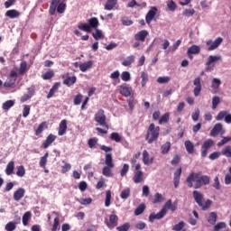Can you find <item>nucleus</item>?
I'll list each match as a JSON object with an SVG mask.
<instances>
[{
    "instance_id": "nucleus-1",
    "label": "nucleus",
    "mask_w": 231,
    "mask_h": 231,
    "mask_svg": "<svg viewBox=\"0 0 231 231\" xmlns=\"http://www.w3.org/2000/svg\"><path fill=\"white\" fill-rule=\"evenodd\" d=\"M188 186L189 187H194L192 182L194 181L196 183L195 189H199L201 185H208L210 183V179L208 176L201 175L199 173H191L188 179Z\"/></svg>"
},
{
    "instance_id": "nucleus-2",
    "label": "nucleus",
    "mask_w": 231,
    "mask_h": 231,
    "mask_svg": "<svg viewBox=\"0 0 231 231\" xmlns=\"http://www.w3.org/2000/svg\"><path fill=\"white\" fill-rule=\"evenodd\" d=\"M98 26H100V22H98V18L97 17L88 19L87 23H78L79 30H81V32H86L87 33H91V32H93V30H97Z\"/></svg>"
},
{
    "instance_id": "nucleus-3",
    "label": "nucleus",
    "mask_w": 231,
    "mask_h": 231,
    "mask_svg": "<svg viewBox=\"0 0 231 231\" xmlns=\"http://www.w3.org/2000/svg\"><path fill=\"white\" fill-rule=\"evenodd\" d=\"M160 136V126L154 125V124H151L148 127L146 134V140L148 143H152L158 140Z\"/></svg>"
},
{
    "instance_id": "nucleus-4",
    "label": "nucleus",
    "mask_w": 231,
    "mask_h": 231,
    "mask_svg": "<svg viewBox=\"0 0 231 231\" xmlns=\"http://www.w3.org/2000/svg\"><path fill=\"white\" fill-rule=\"evenodd\" d=\"M172 205V200H168L163 208L161 209L160 212H158L157 214L152 213L149 216V221L150 223H154V219H162V217H165V214H167V210L171 209V206Z\"/></svg>"
},
{
    "instance_id": "nucleus-5",
    "label": "nucleus",
    "mask_w": 231,
    "mask_h": 231,
    "mask_svg": "<svg viewBox=\"0 0 231 231\" xmlns=\"http://www.w3.org/2000/svg\"><path fill=\"white\" fill-rule=\"evenodd\" d=\"M222 57L221 55H210L208 56V60L206 62V69L207 71H214V68L216 66V63L218 61V60H222Z\"/></svg>"
},
{
    "instance_id": "nucleus-6",
    "label": "nucleus",
    "mask_w": 231,
    "mask_h": 231,
    "mask_svg": "<svg viewBox=\"0 0 231 231\" xmlns=\"http://www.w3.org/2000/svg\"><path fill=\"white\" fill-rule=\"evenodd\" d=\"M95 120L102 127H106V129H109V126L106 122V114H104V110L100 109L97 111V113L95 115Z\"/></svg>"
},
{
    "instance_id": "nucleus-7",
    "label": "nucleus",
    "mask_w": 231,
    "mask_h": 231,
    "mask_svg": "<svg viewBox=\"0 0 231 231\" xmlns=\"http://www.w3.org/2000/svg\"><path fill=\"white\" fill-rule=\"evenodd\" d=\"M223 42V38L218 37L215 41L208 40L206 42V46H208V51H214L217 48H219V45Z\"/></svg>"
},
{
    "instance_id": "nucleus-8",
    "label": "nucleus",
    "mask_w": 231,
    "mask_h": 231,
    "mask_svg": "<svg viewBox=\"0 0 231 231\" xmlns=\"http://www.w3.org/2000/svg\"><path fill=\"white\" fill-rule=\"evenodd\" d=\"M214 146V140L212 139H208L206 140L202 146H201V156L202 158H205L207 154H208V149Z\"/></svg>"
},
{
    "instance_id": "nucleus-9",
    "label": "nucleus",
    "mask_w": 231,
    "mask_h": 231,
    "mask_svg": "<svg viewBox=\"0 0 231 231\" xmlns=\"http://www.w3.org/2000/svg\"><path fill=\"white\" fill-rule=\"evenodd\" d=\"M15 80H17V71L12 70L9 78L4 83V88H12L15 84Z\"/></svg>"
},
{
    "instance_id": "nucleus-10",
    "label": "nucleus",
    "mask_w": 231,
    "mask_h": 231,
    "mask_svg": "<svg viewBox=\"0 0 231 231\" xmlns=\"http://www.w3.org/2000/svg\"><path fill=\"white\" fill-rule=\"evenodd\" d=\"M226 133L225 128H223V125L221 123H217L214 125V127L210 131V136H217V134H225Z\"/></svg>"
},
{
    "instance_id": "nucleus-11",
    "label": "nucleus",
    "mask_w": 231,
    "mask_h": 231,
    "mask_svg": "<svg viewBox=\"0 0 231 231\" xmlns=\"http://www.w3.org/2000/svg\"><path fill=\"white\" fill-rule=\"evenodd\" d=\"M193 93L194 97H199V94L201 93V77H197L193 80Z\"/></svg>"
},
{
    "instance_id": "nucleus-12",
    "label": "nucleus",
    "mask_w": 231,
    "mask_h": 231,
    "mask_svg": "<svg viewBox=\"0 0 231 231\" xmlns=\"http://www.w3.org/2000/svg\"><path fill=\"white\" fill-rule=\"evenodd\" d=\"M143 162L145 165H152L154 162V157L152 156L147 150L143 151Z\"/></svg>"
},
{
    "instance_id": "nucleus-13",
    "label": "nucleus",
    "mask_w": 231,
    "mask_h": 231,
    "mask_svg": "<svg viewBox=\"0 0 231 231\" xmlns=\"http://www.w3.org/2000/svg\"><path fill=\"white\" fill-rule=\"evenodd\" d=\"M132 91L133 88L129 87L127 84L119 86V93L120 95H123V97H129Z\"/></svg>"
},
{
    "instance_id": "nucleus-14",
    "label": "nucleus",
    "mask_w": 231,
    "mask_h": 231,
    "mask_svg": "<svg viewBox=\"0 0 231 231\" xmlns=\"http://www.w3.org/2000/svg\"><path fill=\"white\" fill-rule=\"evenodd\" d=\"M26 190L24 189V188H19L14 193V201H21L24 198Z\"/></svg>"
},
{
    "instance_id": "nucleus-15",
    "label": "nucleus",
    "mask_w": 231,
    "mask_h": 231,
    "mask_svg": "<svg viewBox=\"0 0 231 231\" xmlns=\"http://www.w3.org/2000/svg\"><path fill=\"white\" fill-rule=\"evenodd\" d=\"M158 9L156 7H152L146 14L145 21L147 24H151L152 20L154 19Z\"/></svg>"
},
{
    "instance_id": "nucleus-16",
    "label": "nucleus",
    "mask_w": 231,
    "mask_h": 231,
    "mask_svg": "<svg viewBox=\"0 0 231 231\" xmlns=\"http://www.w3.org/2000/svg\"><path fill=\"white\" fill-rule=\"evenodd\" d=\"M118 225V217L115 214L110 215L109 220L106 222L108 228H115Z\"/></svg>"
},
{
    "instance_id": "nucleus-17",
    "label": "nucleus",
    "mask_w": 231,
    "mask_h": 231,
    "mask_svg": "<svg viewBox=\"0 0 231 231\" xmlns=\"http://www.w3.org/2000/svg\"><path fill=\"white\" fill-rule=\"evenodd\" d=\"M68 131V121L66 119L61 120L59 126L58 134L59 136H64Z\"/></svg>"
},
{
    "instance_id": "nucleus-18",
    "label": "nucleus",
    "mask_w": 231,
    "mask_h": 231,
    "mask_svg": "<svg viewBox=\"0 0 231 231\" xmlns=\"http://www.w3.org/2000/svg\"><path fill=\"white\" fill-rule=\"evenodd\" d=\"M147 35H149V32L147 30H143L138 32L134 35L135 41H140L141 42H144L145 39L147 38Z\"/></svg>"
},
{
    "instance_id": "nucleus-19",
    "label": "nucleus",
    "mask_w": 231,
    "mask_h": 231,
    "mask_svg": "<svg viewBox=\"0 0 231 231\" xmlns=\"http://www.w3.org/2000/svg\"><path fill=\"white\" fill-rule=\"evenodd\" d=\"M33 95H35V90L33 88H28V92L23 94V97L20 98L21 103L24 104V102L30 100V98H32Z\"/></svg>"
},
{
    "instance_id": "nucleus-20",
    "label": "nucleus",
    "mask_w": 231,
    "mask_h": 231,
    "mask_svg": "<svg viewBox=\"0 0 231 231\" xmlns=\"http://www.w3.org/2000/svg\"><path fill=\"white\" fill-rule=\"evenodd\" d=\"M54 140H57V136L56 135H53L52 134H49L46 138V140L43 142L42 147L43 149H48V147L51 144V143L54 141Z\"/></svg>"
},
{
    "instance_id": "nucleus-21",
    "label": "nucleus",
    "mask_w": 231,
    "mask_h": 231,
    "mask_svg": "<svg viewBox=\"0 0 231 231\" xmlns=\"http://www.w3.org/2000/svg\"><path fill=\"white\" fill-rule=\"evenodd\" d=\"M61 1L62 0H51L50 10H49L50 15H55V12H57V6H59Z\"/></svg>"
},
{
    "instance_id": "nucleus-22",
    "label": "nucleus",
    "mask_w": 231,
    "mask_h": 231,
    "mask_svg": "<svg viewBox=\"0 0 231 231\" xmlns=\"http://www.w3.org/2000/svg\"><path fill=\"white\" fill-rule=\"evenodd\" d=\"M221 86V79L214 78L211 81V88L213 89L212 93H217V89Z\"/></svg>"
},
{
    "instance_id": "nucleus-23",
    "label": "nucleus",
    "mask_w": 231,
    "mask_h": 231,
    "mask_svg": "<svg viewBox=\"0 0 231 231\" xmlns=\"http://www.w3.org/2000/svg\"><path fill=\"white\" fill-rule=\"evenodd\" d=\"M143 180H144L143 171H134V183H142V181H143Z\"/></svg>"
},
{
    "instance_id": "nucleus-24",
    "label": "nucleus",
    "mask_w": 231,
    "mask_h": 231,
    "mask_svg": "<svg viewBox=\"0 0 231 231\" xmlns=\"http://www.w3.org/2000/svg\"><path fill=\"white\" fill-rule=\"evenodd\" d=\"M92 66H93V61H91V60L85 61V62L79 64V69L83 73H86V71H88V69H91Z\"/></svg>"
},
{
    "instance_id": "nucleus-25",
    "label": "nucleus",
    "mask_w": 231,
    "mask_h": 231,
    "mask_svg": "<svg viewBox=\"0 0 231 231\" xmlns=\"http://www.w3.org/2000/svg\"><path fill=\"white\" fill-rule=\"evenodd\" d=\"M193 198L199 206H203V194H201L199 191L195 190L193 191Z\"/></svg>"
},
{
    "instance_id": "nucleus-26",
    "label": "nucleus",
    "mask_w": 231,
    "mask_h": 231,
    "mask_svg": "<svg viewBox=\"0 0 231 231\" xmlns=\"http://www.w3.org/2000/svg\"><path fill=\"white\" fill-rule=\"evenodd\" d=\"M118 1L117 0H107L105 4V10L111 11L115 10V6H116Z\"/></svg>"
},
{
    "instance_id": "nucleus-27",
    "label": "nucleus",
    "mask_w": 231,
    "mask_h": 231,
    "mask_svg": "<svg viewBox=\"0 0 231 231\" xmlns=\"http://www.w3.org/2000/svg\"><path fill=\"white\" fill-rule=\"evenodd\" d=\"M14 106H15L14 100H7L3 103L2 109L4 111H10V109H12V107H14Z\"/></svg>"
},
{
    "instance_id": "nucleus-28",
    "label": "nucleus",
    "mask_w": 231,
    "mask_h": 231,
    "mask_svg": "<svg viewBox=\"0 0 231 231\" xmlns=\"http://www.w3.org/2000/svg\"><path fill=\"white\" fill-rule=\"evenodd\" d=\"M19 15H21V13L15 9L8 10L5 13V17H9V19H16Z\"/></svg>"
},
{
    "instance_id": "nucleus-29",
    "label": "nucleus",
    "mask_w": 231,
    "mask_h": 231,
    "mask_svg": "<svg viewBox=\"0 0 231 231\" xmlns=\"http://www.w3.org/2000/svg\"><path fill=\"white\" fill-rule=\"evenodd\" d=\"M14 169H15V162H14V161L9 162L5 168V174L7 176H11V174H14Z\"/></svg>"
},
{
    "instance_id": "nucleus-30",
    "label": "nucleus",
    "mask_w": 231,
    "mask_h": 231,
    "mask_svg": "<svg viewBox=\"0 0 231 231\" xmlns=\"http://www.w3.org/2000/svg\"><path fill=\"white\" fill-rule=\"evenodd\" d=\"M199 51H201V47L198 46V45H192L191 47H189L188 49V55H198V53H199Z\"/></svg>"
},
{
    "instance_id": "nucleus-31",
    "label": "nucleus",
    "mask_w": 231,
    "mask_h": 231,
    "mask_svg": "<svg viewBox=\"0 0 231 231\" xmlns=\"http://www.w3.org/2000/svg\"><path fill=\"white\" fill-rule=\"evenodd\" d=\"M92 36L96 41H100V39H104V32H102V30L97 28L94 29Z\"/></svg>"
},
{
    "instance_id": "nucleus-32",
    "label": "nucleus",
    "mask_w": 231,
    "mask_h": 231,
    "mask_svg": "<svg viewBox=\"0 0 231 231\" xmlns=\"http://www.w3.org/2000/svg\"><path fill=\"white\" fill-rule=\"evenodd\" d=\"M75 82H77V77L75 76H68L64 80H63V84H65V86H73V84H75Z\"/></svg>"
},
{
    "instance_id": "nucleus-33",
    "label": "nucleus",
    "mask_w": 231,
    "mask_h": 231,
    "mask_svg": "<svg viewBox=\"0 0 231 231\" xmlns=\"http://www.w3.org/2000/svg\"><path fill=\"white\" fill-rule=\"evenodd\" d=\"M171 142H166L161 146V152L162 154H168L169 151H171Z\"/></svg>"
},
{
    "instance_id": "nucleus-34",
    "label": "nucleus",
    "mask_w": 231,
    "mask_h": 231,
    "mask_svg": "<svg viewBox=\"0 0 231 231\" xmlns=\"http://www.w3.org/2000/svg\"><path fill=\"white\" fill-rule=\"evenodd\" d=\"M111 169H113V167H110V166L103 167V170H102L103 176H106V178H112L113 171H111Z\"/></svg>"
},
{
    "instance_id": "nucleus-35",
    "label": "nucleus",
    "mask_w": 231,
    "mask_h": 231,
    "mask_svg": "<svg viewBox=\"0 0 231 231\" xmlns=\"http://www.w3.org/2000/svg\"><path fill=\"white\" fill-rule=\"evenodd\" d=\"M184 145H185L186 151H187V152H189V154L194 153V144L192 143V142L188 140L184 143Z\"/></svg>"
},
{
    "instance_id": "nucleus-36",
    "label": "nucleus",
    "mask_w": 231,
    "mask_h": 231,
    "mask_svg": "<svg viewBox=\"0 0 231 231\" xmlns=\"http://www.w3.org/2000/svg\"><path fill=\"white\" fill-rule=\"evenodd\" d=\"M134 62V56L131 55L126 57L122 62L123 66H131Z\"/></svg>"
},
{
    "instance_id": "nucleus-37",
    "label": "nucleus",
    "mask_w": 231,
    "mask_h": 231,
    "mask_svg": "<svg viewBox=\"0 0 231 231\" xmlns=\"http://www.w3.org/2000/svg\"><path fill=\"white\" fill-rule=\"evenodd\" d=\"M30 219H32V212L27 211L23 216V225L24 226H26L28 225V221H30Z\"/></svg>"
},
{
    "instance_id": "nucleus-38",
    "label": "nucleus",
    "mask_w": 231,
    "mask_h": 231,
    "mask_svg": "<svg viewBox=\"0 0 231 231\" xmlns=\"http://www.w3.org/2000/svg\"><path fill=\"white\" fill-rule=\"evenodd\" d=\"M105 163L108 167H115V164L113 163V156H111V153L106 154Z\"/></svg>"
},
{
    "instance_id": "nucleus-39",
    "label": "nucleus",
    "mask_w": 231,
    "mask_h": 231,
    "mask_svg": "<svg viewBox=\"0 0 231 231\" xmlns=\"http://www.w3.org/2000/svg\"><path fill=\"white\" fill-rule=\"evenodd\" d=\"M141 79H142V81H141V86L142 88H145L148 80H149V76L144 72H141Z\"/></svg>"
},
{
    "instance_id": "nucleus-40",
    "label": "nucleus",
    "mask_w": 231,
    "mask_h": 231,
    "mask_svg": "<svg viewBox=\"0 0 231 231\" xmlns=\"http://www.w3.org/2000/svg\"><path fill=\"white\" fill-rule=\"evenodd\" d=\"M221 104V98L218 96L212 97V109H217V105Z\"/></svg>"
},
{
    "instance_id": "nucleus-41",
    "label": "nucleus",
    "mask_w": 231,
    "mask_h": 231,
    "mask_svg": "<svg viewBox=\"0 0 231 231\" xmlns=\"http://www.w3.org/2000/svg\"><path fill=\"white\" fill-rule=\"evenodd\" d=\"M208 221V223H210V225H216V222L217 221V215L215 212H211L209 214Z\"/></svg>"
},
{
    "instance_id": "nucleus-42",
    "label": "nucleus",
    "mask_w": 231,
    "mask_h": 231,
    "mask_svg": "<svg viewBox=\"0 0 231 231\" xmlns=\"http://www.w3.org/2000/svg\"><path fill=\"white\" fill-rule=\"evenodd\" d=\"M26 174V170L24 169V166L21 165L17 167L16 176L18 178H23Z\"/></svg>"
},
{
    "instance_id": "nucleus-43",
    "label": "nucleus",
    "mask_w": 231,
    "mask_h": 231,
    "mask_svg": "<svg viewBox=\"0 0 231 231\" xmlns=\"http://www.w3.org/2000/svg\"><path fill=\"white\" fill-rule=\"evenodd\" d=\"M64 165L61 166V174H66L71 171V164L63 161Z\"/></svg>"
},
{
    "instance_id": "nucleus-44",
    "label": "nucleus",
    "mask_w": 231,
    "mask_h": 231,
    "mask_svg": "<svg viewBox=\"0 0 231 231\" xmlns=\"http://www.w3.org/2000/svg\"><path fill=\"white\" fill-rule=\"evenodd\" d=\"M121 79L123 82H129V80H131V73L129 71H123L121 74Z\"/></svg>"
},
{
    "instance_id": "nucleus-45",
    "label": "nucleus",
    "mask_w": 231,
    "mask_h": 231,
    "mask_svg": "<svg viewBox=\"0 0 231 231\" xmlns=\"http://www.w3.org/2000/svg\"><path fill=\"white\" fill-rule=\"evenodd\" d=\"M166 5H167L168 10H170V12H174L177 8L176 3H174L173 0H168L166 2Z\"/></svg>"
},
{
    "instance_id": "nucleus-46",
    "label": "nucleus",
    "mask_w": 231,
    "mask_h": 231,
    "mask_svg": "<svg viewBox=\"0 0 231 231\" xmlns=\"http://www.w3.org/2000/svg\"><path fill=\"white\" fill-rule=\"evenodd\" d=\"M221 154H223V156H226V158H231V146H226L222 152Z\"/></svg>"
},
{
    "instance_id": "nucleus-47",
    "label": "nucleus",
    "mask_w": 231,
    "mask_h": 231,
    "mask_svg": "<svg viewBox=\"0 0 231 231\" xmlns=\"http://www.w3.org/2000/svg\"><path fill=\"white\" fill-rule=\"evenodd\" d=\"M46 163H48V152H46L44 156L40 159V167L44 169V167H46Z\"/></svg>"
},
{
    "instance_id": "nucleus-48",
    "label": "nucleus",
    "mask_w": 231,
    "mask_h": 231,
    "mask_svg": "<svg viewBox=\"0 0 231 231\" xmlns=\"http://www.w3.org/2000/svg\"><path fill=\"white\" fill-rule=\"evenodd\" d=\"M131 196V189L126 188L121 192V199H127Z\"/></svg>"
},
{
    "instance_id": "nucleus-49",
    "label": "nucleus",
    "mask_w": 231,
    "mask_h": 231,
    "mask_svg": "<svg viewBox=\"0 0 231 231\" xmlns=\"http://www.w3.org/2000/svg\"><path fill=\"white\" fill-rule=\"evenodd\" d=\"M110 139L116 143L122 142V136L118 133L115 132L111 134Z\"/></svg>"
},
{
    "instance_id": "nucleus-50",
    "label": "nucleus",
    "mask_w": 231,
    "mask_h": 231,
    "mask_svg": "<svg viewBox=\"0 0 231 231\" xmlns=\"http://www.w3.org/2000/svg\"><path fill=\"white\" fill-rule=\"evenodd\" d=\"M163 201V196L160 193H156L154 195V199H152V203L156 204V203H162Z\"/></svg>"
},
{
    "instance_id": "nucleus-51",
    "label": "nucleus",
    "mask_w": 231,
    "mask_h": 231,
    "mask_svg": "<svg viewBox=\"0 0 231 231\" xmlns=\"http://www.w3.org/2000/svg\"><path fill=\"white\" fill-rule=\"evenodd\" d=\"M78 201L80 205H91V203H93V199H91V198L79 199H78Z\"/></svg>"
},
{
    "instance_id": "nucleus-52",
    "label": "nucleus",
    "mask_w": 231,
    "mask_h": 231,
    "mask_svg": "<svg viewBox=\"0 0 231 231\" xmlns=\"http://www.w3.org/2000/svg\"><path fill=\"white\" fill-rule=\"evenodd\" d=\"M53 75H55L53 70H48L47 72L42 74V79H43V80H50V79L53 78Z\"/></svg>"
},
{
    "instance_id": "nucleus-53",
    "label": "nucleus",
    "mask_w": 231,
    "mask_h": 231,
    "mask_svg": "<svg viewBox=\"0 0 231 231\" xmlns=\"http://www.w3.org/2000/svg\"><path fill=\"white\" fill-rule=\"evenodd\" d=\"M74 34L77 35V37H81L82 41L89 40V35L86 34L82 36V32H80V31H79L78 29L74 30Z\"/></svg>"
},
{
    "instance_id": "nucleus-54",
    "label": "nucleus",
    "mask_w": 231,
    "mask_h": 231,
    "mask_svg": "<svg viewBox=\"0 0 231 231\" xmlns=\"http://www.w3.org/2000/svg\"><path fill=\"white\" fill-rule=\"evenodd\" d=\"M60 225V218H59V217H56L54 218V222H53V225H52V227H51V231H57Z\"/></svg>"
},
{
    "instance_id": "nucleus-55",
    "label": "nucleus",
    "mask_w": 231,
    "mask_h": 231,
    "mask_svg": "<svg viewBox=\"0 0 231 231\" xmlns=\"http://www.w3.org/2000/svg\"><path fill=\"white\" fill-rule=\"evenodd\" d=\"M225 228H226V224L225 222H219L214 226V231H222Z\"/></svg>"
},
{
    "instance_id": "nucleus-56",
    "label": "nucleus",
    "mask_w": 231,
    "mask_h": 231,
    "mask_svg": "<svg viewBox=\"0 0 231 231\" xmlns=\"http://www.w3.org/2000/svg\"><path fill=\"white\" fill-rule=\"evenodd\" d=\"M45 127H46V122L40 124L38 128L35 131L36 136H39V134H41V133H42V131H44Z\"/></svg>"
},
{
    "instance_id": "nucleus-57",
    "label": "nucleus",
    "mask_w": 231,
    "mask_h": 231,
    "mask_svg": "<svg viewBox=\"0 0 231 231\" xmlns=\"http://www.w3.org/2000/svg\"><path fill=\"white\" fill-rule=\"evenodd\" d=\"M109 205H111V191L107 190L106 192L105 207H109Z\"/></svg>"
},
{
    "instance_id": "nucleus-58",
    "label": "nucleus",
    "mask_w": 231,
    "mask_h": 231,
    "mask_svg": "<svg viewBox=\"0 0 231 231\" xmlns=\"http://www.w3.org/2000/svg\"><path fill=\"white\" fill-rule=\"evenodd\" d=\"M57 89H59V84H55L51 89L49 94L47 95V98H51V97H53V95H55V91H57Z\"/></svg>"
},
{
    "instance_id": "nucleus-59",
    "label": "nucleus",
    "mask_w": 231,
    "mask_h": 231,
    "mask_svg": "<svg viewBox=\"0 0 231 231\" xmlns=\"http://www.w3.org/2000/svg\"><path fill=\"white\" fill-rule=\"evenodd\" d=\"M196 14V11L194 9H185L182 13V15L185 17H192V15Z\"/></svg>"
},
{
    "instance_id": "nucleus-60",
    "label": "nucleus",
    "mask_w": 231,
    "mask_h": 231,
    "mask_svg": "<svg viewBox=\"0 0 231 231\" xmlns=\"http://www.w3.org/2000/svg\"><path fill=\"white\" fill-rule=\"evenodd\" d=\"M31 106L28 105H23V118H27V116L30 115Z\"/></svg>"
},
{
    "instance_id": "nucleus-61",
    "label": "nucleus",
    "mask_w": 231,
    "mask_h": 231,
    "mask_svg": "<svg viewBox=\"0 0 231 231\" xmlns=\"http://www.w3.org/2000/svg\"><path fill=\"white\" fill-rule=\"evenodd\" d=\"M227 114H228L227 111H221V112H219L218 115H217V117H216V120H217V122L223 120V118H226V115H227Z\"/></svg>"
},
{
    "instance_id": "nucleus-62",
    "label": "nucleus",
    "mask_w": 231,
    "mask_h": 231,
    "mask_svg": "<svg viewBox=\"0 0 231 231\" xmlns=\"http://www.w3.org/2000/svg\"><path fill=\"white\" fill-rule=\"evenodd\" d=\"M16 224L15 222H9L5 225L6 231H14L15 230Z\"/></svg>"
},
{
    "instance_id": "nucleus-63",
    "label": "nucleus",
    "mask_w": 231,
    "mask_h": 231,
    "mask_svg": "<svg viewBox=\"0 0 231 231\" xmlns=\"http://www.w3.org/2000/svg\"><path fill=\"white\" fill-rule=\"evenodd\" d=\"M129 228H131V225L129 223H125L120 226L116 227V230L118 231H128Z\"/></svg>"
},
{
    "instance_id": "nucleus-64",
    "label": "nucleus",
    "mask_w": 231,
    "mask_h": 231,
    "mask_svg": "<svg viewBox=\"0 0 231 231\" xmlns=\"http://www.w3.org/2000/svg\"><path fill=\"white\" fill-rule=\"evenodd\" d=\"M56 8L58 14H64V12H66V4L60 3Z\"/></svg>"
}]
</instances>
